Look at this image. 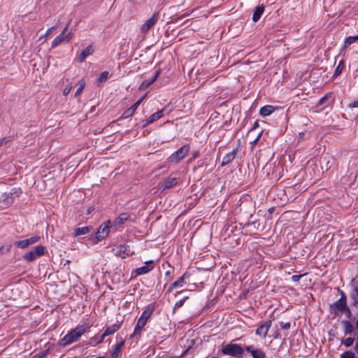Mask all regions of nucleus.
Here are the masks:
<instances>
[{
	"label": "nucleus",
	"instance_id": "nucleus-1",
	"mask_svg": "<svg viewBox=\"0 0 358 358\" xmlns=\"http://www.w3.org/2000/svg\"><path fill=\"white\" fill-rule=\"evenodd\" d=\"M244 352H246L252 358H266V352L263 349L257 348L254 345H244L241 346L235 343H228L223 345L221 348V352L227 356L236 358H241Z\"/></svg>",
	"mask_w": 358,
	"mask_h": 358
},
{
	"label": "nucleus",
	"instance_id": "nucleus-2",
	"mask_svg": "<svg viewBox=\"0 0 358 358\" xmlns=\"http://www.w3.org/2000/svg\"><path fill=\"white\" fill-rule=\"evenodd\" d=\"M92 324L90 322H85L83 324L78 325L75 329L71 330L59 341V345L65 347L73 342L77 341L79 338L85 333L89 331Z\"/></svg>",
	"mask_w": 358,
	"mask_h": 358
},
{
	"label": "nucleus",
	"instance_id": "nucleus-3",
	"mask_svg": "<svg viewBox=\"0 0 358 358\" xmlns=\"http://www.w3.org/2000/svg\"><path fill=\"white\" fill-rule=\"evenodd\" d=\"M189 150V145H185L173 153L169 158V163L177 164L185 158Z\"/></svg>",
	"mask_w": 358,
	"mask_h": 358
},
{
	"label": "nucleus",
	"instance_id": "nucleus-4",
	"mask_svg": "<svg viewBox=\"0 0 358 358\" xmlns=\"http://www.w3.org/2000/svg\"><path fill=\"white\" fill-rule=\"evenodd\" d=\"M110 224H111V223H110V220H108V221L104 222L103 224H101L99 227L94 237L92 238L93 242L97 243L98 241H100L104 239L109 234Z\"/></svg>",
	"mask_w": 358,
	"mask_h": 358
},
{
	"label": "nucleus",
	"instance_id": "nucleus-5",
	"mask_svg": "<svg viewBox=\"0 0 358 358\" xmlns=\"http://www.w3.org/2000/svg\"><path fill=\"white\" fill-rule=\"evenodd\" d=\"M45 252V248L42 245L35 247L30 252L24 255L23 258L27 262H33L38 257L43 255Z\"/></svg>",
	"mask_w": 358,
	"mask_h": 358
},
{
	"label": "nucleus",
	"instance_id": "nucleus-6",
	"mask_svg": "<svg viewBox=\"0 0 358 358\" xmlns=\"http://www.w3.org/2000/svg\"><path fill=\"white\" fill-rule=\"evenodd\" d=\"M180 179L177 177H173L172 175L165 178L162 182L159 184V189L162 192L166 189H171L175 187L178 182Z\"/></svg>",
	"mask_w": 358,
	"mask_h": 358
},
{
	"label": "nucleus",
	"instance_id": "nucleus-7",
	"mask_svg": "<svg viewBox=\"0 0 358 358\" xmlns=\"http://www.w3.org/2000/svg\"><path fill=\"white\" fill-rule=\"evenodd\" d=\"M73 37L72 32H69L66 34H64V33H61L59 36H57L52 41L51 47L52 48H56L59 45L62 43H67L70 41V40Z\"/></svg>",
	"mask_w": 358,
	"mask_h": 358
},
{
	"label": "nucleus",
	"instance_id": "nucleus-8",
	"mask_svg": "<svg viewBox=\"0 0 358 358\" xmlns=\"http://www.w3.org/2000/svg\"><path fill=\"white\" fill-rule=\"evenodd\" d=\"M113 252L115 256L122 259H124L126 257H128L133 253L131 252L130 246L129 245H121L117 248L113 249Z\"/></svg>",
	"mask_w": 358,
	"mask_h": 358
},
{
	"label": "nucleus",
	"instance_id": "nucleus-9",
	"mask_svg": "<svg viewBox=\"0 0 358 358\" xmlns=\"http://www.w3.org/2000/svg\"><path fill=\"white\" fill-rule=\"evenodd\" d=\"M155 267V263L153 260H149L145 262V265L141 266L139 268H136L133 273L136 274V275H141L143 274H146L151 271Z\"/></svg>",
	"mask_w": 358,
	"mask_h": 358
},
{
	"label": "nucleus",
	"instance_id": "nucleus-10",
	"mask_svg": "<svg viewBox=\"0 0 358 358\" xmlns=\"http://www.w3.org/2000/svg\"><path fill=\"white\" fill-rule=\"evenodd\" d=\"M159 20V13H155L141 27V30L143 33L148 32Z\"/></svg>",
	"mask_w": 358,
	"mask_h": 358
},
{
	"label": "nucleus",
	"instance_id": "nucleus-11",
	"mask_svg": "<svg viewBox=\"0 0 358 358\" xmlns=\"http://www.w3.org/2000/svg\"><path fill=\"white\" fill-rule=\"evenodd\" d=\"M271 321L268 320L260 324L255 331V334L265 338L268 334V331L271 327Z\"/></svg>",
	"mask_w": 358,
	"mask_h": 358
},
{
	"label": "nucleus",
	"instance_id": "nucleus-12",
	"mask_svg": "<svg viewBox=\"0 0 358 358\" xmlns=\"http://www.w3.org/2000/svg\"><path fill=\"white\" fill-rule=\"evenodd\" d=\"M14 202V197L12 193L3 194L0 199V208H6L10 206Z\"/></svg>",
	"mask_w": 358,
	"mask_h": 358
},
{
	"label": "nucleus",
	"instance_id": "nucleus-13",
	"mask_svg": "<svg viewBox=\"0 0 358 358\" xmlns=\"http://www.w3.org/2000/svg\"><path fill=\"white\" fill-rule=\"evenodd\" d=\"M189 275L190 274L189 273L185 272L181 277H180L177 280L173 282L170 285L167 290V292H171L175 288L182 287L185 280L188 278Z\"/></svg>",
	"mask_w": 358,
	"mask_h": 358
},
{
	"label": "nucleus",
	"instance_id": "nucleus-14",
	"mask_svg": "<svg viewBox=\"0 0 358 358\" xmlns=\"http://www.w3.org/2000/svg\"><path fill=\"white\" fill-rule=\"evenodd\" d=\"M131 214L127 213H121L116 220L113 222V224L115 227H119L124 224L127 221L131 220Z\"/></svg>",
	"mask_w": 358,
	"mask_h": 358
},
{
	"label": "nucleus",
	"instance_id": "nucleus-15",
	"mask_svg": "<svg viewBox=\"0 0 358 358\" xmlns=\"http://www.w3.org/2000/svg\"><path fill=\"white\" fill-rule=\"evenodd\" d=\"M94 52V48L92 45H88L85 49H84L78 56L77 61L79 63H82L85 61L87 57L92 55Z\"/></svg>",
	"mask_w": 358,
	"mask_h": 358
},
{
	"label": "nucleus",
	"instance_id": "nucleus-16",
	"mask_svg": "<svg viewBox=\"0 0 358 358\" xmlns=\"http://www.w3.org/2000/svg\"><path fill=\"white\" fill-rule=\"evenodd\" d=\"M161 73V70H157L153 77L150 80H145L141 83L139 86V90L143 91L146 90L150 85H151L158 78Z\"/></svg>",
	"mask_w": 358,
	"mask_h": 358
},
{
	"label": "nucleus",
	"instance_id": "nucleus-17",
	"mask_svg": "<svg viewBox=\"0 0 358 358\" xmlns=\"http://www.w3.org/2000/svg\"><path fill=\"white\" fill-rule=\"evenodd\" d=\"M236 150L234 149L233 151L227 153V155H225L224 156V157L222 158V162L221 166H224L229 165L236 158Z\"/></svg>",
	"mask_w": 358,
	"mask_h": 358
},
{
	"label": "nucleus",
	"instance_id": "nucleus-18",
	"mask_svg": "<svg viewBox=\"0 0 358 358\" xmlns=\"http://www.w3.org/2000/svg\"><path fill=\"white\" fill-rule=\"evenodd\" d=\"M264 11V5H259L255 8L253 15H252V21L256 22H257L262 15L263 14Z\"/></svg>",
	"mask_w": 358,
	"mask_h": 358
},
{
	"label": "nucleus",
	"instance_id": "nucleus-19",
	"mask_svg": "<svg viewBox=\"0 0 358 358\" xmlns=\"http://www.w3.org/2000/svg\"><path fill=\"white\" fill-rule=\"evenodd\" d=\"M347 307V301H345L343 298L340 299L338 301H336L334 305L332 306V308H334V311H343L346 309Z\"/></svg>",
	"mask_w": 358,
	"mask_h": 358
},
{
	"label": "nucleus",
	"instance_id": "nucleus-20",
	"mask_svg": "<svg viewBox=\"0 0 358 358\" xmlns=\"http://www.w3.org/2000/svg\"><path fill=\"white\" fill-rule=\"evenodd\" d=\"M147 322H145L143 320V319H138L137 324L135 327L134 331L133 334L130 336V338H133L136 335H138L141 333V330L144 327V326L146 324Z\"/></svg>",
	"mask_w": 358,
	"mask_h": 358
},
{
	"label": "nucleus",
	"instance_id": "nucleus-21",
	"mask_svg": "<svg viewBox=\"0 0 358 358\" xmlns=\"http://www.w3.org/2000/svg\"><path fill=\"white\" fill-rule=\"evenodd\" d=\"M275 110L273 106L266 105L261 108L259 110V115L262 117H266L272 114Z\"/></svg>",
	"mask_w": 358,
	"mask_h": 358
},
{
	"label": "nucleus",
	"instance_id": "nucleus-22",
	"mask_svg": "<svg viewBox=\"0 0 358 358\" xmlns=\"http://www.w3.org/2000/svg\"><path fill=\"white\" fill-rule=\"evenodd\" d=\"M154 311V307L152 306H147L142 313L139 319H143V321L147 322Z\"/></svg>",
	"mask_w": 358,
	"mask_h": 358
},
{
	"label": "nucleus",
	"instance_id": "nucleus-23",
	"mask_svg": "<svg viewBox=\"0 0 358 358\" xmlns=\"http://www.w3.org/2000/svg\"><path fill=\"white\" fill-rule=\"evenodd\" d=\"M92 229V227L90 226L76 228L74 229L73 235L75 236L85 235V234H88Z\"/></svg>",
	"mask_w": 358,
	"mask_h": 358
},
{
	"label": "nucleus",
	"instance_id": "nucleus-24",
	"mask_svg": "<svg viewBox=\"0 0 358 358\" xmlns=\"http://www.w3.org/2000/svg\"><path fill=\"white\" fill-rule=\"evenodd\" d=\"M124 344V341H121L120 343L116 344L113 350L112 351V352L110 354V358H117Z\"/></svg>",
	"mask_w": 358,
	"mask_h": 358
},
{
	"label": "nucleus",
	"instance_id": "nucleus-25",
	"mask_svg": "<svg viewBox=\"0 0 358 358\" xmlns=\"http://www.w3.org/2000/svg\"><path fill=\"white\" fill-rule=\"evenodd\" d=\"M164 108L162 109L161 110H158L157 112L152 114L148 119V122L150 124L153 123L154 122L157 121L159 118H161L164 115Z\"/></svg>",
	"mask_w": 358,
	"mask_h": 358
},
{
	"label": "nucleus",
	"instance_id": "nucleus-26",
	"mask_svg": "<svg viewBox=\"0 0 358 358\" xmlns=\"http://www.w3.org/2000/svg\"><path fill=\"white\" fill-rule=\"evenodd\" d=\"M120 324H114L112 326L107 327L103 334V336H107L114 334L120 329Z\"/></svg>",
	"mask_w": 358,
	"mask_h": 358
},
{
	"label": "nucleus",
	"instance_id": "nucleus-27",
	"mask_svg": "<svg viewBox=\"0 0 358 358\" xmlns=\"http://www.w3.org/2000/svg\"><path fill=\"white\" fill-rule=\"evenodd\" d=\"M14 245L17 248H22V249L26 248L30 245L28 238L22 240V241H15L14 243Z\"/></svg>",
	"mask_w": 358,
	"mask_h": 358
},
{
	"label": "nucleus",
	"instance_id": "nucleus-28",
	"mask_svg": "<svg viewBox=\"0 0 358 358\" xmlns=\"http://www.w3.org/2000/svg\"><path fill=\"white\" fill-rule=\"evenodd\" d=\"M344 66H345L344 62L343 60L340 61L334 71V76H333L334 78L338 77L341 73V72L344 68Z\"/></svg>",
	"mask_w": 358,
	"mask_h": 358
},
{
	"label": "nucleus",
	"instance_id": "nucleus-29",
	"mask_svg": "<svg viewBox=\"0 0 358 358\" xmlns=\"http://www.w3.org/2000/svg\"><path fill=\"white\" fill-rule=\"evenodd\" d=\"M358 40V34L355 36H348L345 40V48H348L351 44L354 43Z\"/></svg>",
	"mask_w": 358,
	"mask_h": 358
},
{
	"label": "nucleus",
	"instance_id": "nucleus-30",
	"mask_svg": "<svg viewBox=\"0 0 358 358\" xmlns=\"http://www.w3.org/2000/svg\"><path fill=\"white\" fill-rule=\"evenodd\" d=\"M344 325L345 334H351L354 329L352 324L349 321H345Z\"/></svg>",
	"mask_w": 358,
	"mask_h": 358
},
{
	"label": "nucleus",
	"instance_id": "nucleus-31",
	"mask_svg": "<svg viewBox=\"0 0 358 358\" xmlns=\"http://www.w3.org/2000/svg\"><path fill=\"white\" fill-rule=\"evenodd\" d=\"M134 113L135 112L134 110H132L131 109V108H129L123 112V113L121 116V118L126 119V118L130 117L134 115Z\"/></svg>",
	"mask_w": 358,
	"mask_h": 358
},
{
	"label": "nucleus",
	"instance_id": "nucleus-32",
	"mask_svg": "<svg viewBox=\"0 0 358 358\" xmlns=\"http://www.w3.org/2000/svg\"><path fill=\"white\" fill-rule=\"evenodd\" d=\"M108 77V71H103L100 73L99 78L97 79V83H102L107 80Z\"/></svg>",
	"mask_w": 358,
	"mask_h": 358
},
{
	"label": "nucleus",
	"instance_id": "nucleus-33",
	"mask_svg": "<svg viewBox=\"0 0 358 358\" xmlns=\"http://www.w3.org/2000/svg\"><path fill=\"white\" fill-rule=\"evenodd\" d=\"M146 96V94H144L143 96H142L136 102H135L130 108L132 110H134V112L136 111V110L138 108V107L139 106V105L142 103V101L144 100V99L145 98Z\"/></svg>",
	"mask_w": 358,
	"mask_h": 358
},
{
	"label": "nucleus",
	"instance_id": "nucleus-34",
	"mask_svg": "<svg viewBox=\"0 0 358 358\" xmlns=\"http://www.w3.org/2000/svg\"><path fill=\"white\" fill-rule=\"evenodd\" d=\"M12 245H2L0 247V256L10 252Z\"/></svg>",
	"mask_w": 358,
	"mask_h": 358
},
{
	"label": "nucleus",
	"instance_id": "nucleus-35",
	"mask_svg": "<svg viewBox=\"0 0 358 358\" xmlns=\"http://www.w3.org/2000/svg\"><path fill=\"white\" fill-rule=\"evenodd\" d=\"M341 358H355V353L351 350H348L341 355Z\"/></svg>",
	"mask_w": 358,
	"mask_h": 358
},
{
	"label": "nucleus",
	"instance_id": "nucleus-36",
	"mask_svg": "<svg viewBox=\"0 0 358 358\" xmlns=\"http://www.w3.org/2000/svg\"><path fill=\"white\" fill-rule=\"evenodd\" d=\"M150 123L148 122V119L146 120H141L138 122L136 123V126L141 128H144L147 125H148Z\"/></svg>",
	"mask_w": 358,
	"mask_h": 358
},
{
	"label": "nucleus",
	"instance_id": "nucleus-37",
	"mask_svg": "<svg viewBox=\"0 0 358 358\" xmlns=\"http://www.w3.org/2000/svg\"><path fill=\"white\" fill-rule=\"evenodd\" d=\"M354 343V338H345V340H343V343L346 346V347H350L351 345H352Z\"/></svg>",
	"mask_w": 358,
	"mask_h": 358
},
{
	"label": "nucleus",
	"instance_id": "nucleus-38",
	"mask_svg": "<svg viewBox=\"0 0 358 358\" xmlns=\"http://www.w3.org/2000/svg\"><path fill=\"white\" fill-rule=\"evenodd\" d=\"M329 96H331V93L326 94L322 98L320 99L317 105H323L327 101Z\"/></svg>",
	"mask_w": 358,
	"mask_h": 358
},
{
	"label": "nucleus",
	"instance_id": "nucleus-39",
	"mask_svg": "<svg viewBox=\"0 0 358 358\" xmlns=\"http://www.w3.org/2000/svg\"><path fill=\"white\" fill-rule=\"evenodd\" d=\"M40 239L38 236H34L29 238H28L30 245L38 242Z\"/></svg>",
	"mask_w": 358,
	"mask_h": 358
},
{
	"label": "nucleus",
	"instance_id": "nucleus-40",
	"mask_svg": "<svg viewBox=\"0 0 358 358\" xmlns=\"http://www.w3.org/2000/svg\"><path fill=\"white\" fill-rule=\"evenodd\" d=\"M40 239L38 236H34L29 238H28L30 245L38 242Z\"/></svg>",
	"mask_w": 358,
	"mask_h": 358
},
{
	"label": "nucleus",
	"instance_id": "nucleus-41",
	"mask_svg": "<svg viewBox=\"0 0 358 358\" xmlns=\"http://www.w3.org/2000/svg\"><path fill=\"white\" fill-rule=\"evenodd\" d=\"M280 325L281 328L283 329H289L291 327V324L289 322H280Z\"/></svg>",
	"mask_w": 358,
	"mask_h": 358
},
{
	"label": "nucleus",
	"instance_id": "nucleus-42",
	"mask_svg": "<svg viewBox=\"0 0 358 358\" xmlns=\"http://www.w3.org/2000/svg\"><path fill=\"white\" fill-rule=\"evenodd\" d=\"M305 275H306V273H304L303 275H294L292 276V281H294L295 282H299V280L301 278V277H303Z\"/></svg>",
	"mask_w": 358,
	"mask_h": 358
},
{
	"label": "nucleus",
	"instance_id": "nucleus-43",
	"mask_svg": "<svg viewBox=\"0 0 358 358\" xmlns=\"http://www.w3.org/2000/svg\"><path fill=\"white\" fill-rule=\"evenodd\" d=\"M57 27V25L56 24V25H55V26H53V27H50V28L48 29V30H47V31H46V32L45 33V34H44L43 37H46V36H49V35L52 33V31L54 29H55Z\"/></svg>",
	"mask_w": 358,
	"mask_h": 358
},
{
	"label": "nucleus",
	"instance_id": "nucleus-44",
	"mask_svg": "<svg viewBox=\"0 0 358 358\" xmlns=\"http://www.w3.org/2000/svg\"><path fill=\"white\" fill-rule=\"evenodd\" d=\"M71 89H72V86L71 85H66V87L64 90L63 94L64 96L68 95L69 94L70 91L71 90Z\"/></svg>",
	"mask_w": 358,
	"mask_h": 358
},
{
	"label": "nucleus",
	"instance_id": "nucleus-45",
	"mask_svg": "<svg viewBox=\"0 0 358 358\" xmlns=\"http://www.w3.org/2000/svg\"><path fill=\"white\" fill-rule=\"evenodd\" d=\"M262 131H261L258 134V136L256 137V138L252 142H251V145H252V147L255 146L257 143V142L259 141V138H260V137L262 136Z\"/></svg>",
	"mask_w": 358,
	"mask_h": 358
},
{
	"label": "nucleus",
	"instance_id": "nucleus-46",
	"mask_svg": "<svg viewBox=\"0 0 358 358\" xmlns=\"http://www.w3.org/2000/svg\"><path fill=\"white\" fill-rule=\"evenodd\" d=\"M353 297L355 299L357 297H358V287H355L354 289V292H353ZM354 305L355 306H358V301H355L354 303Z\"/></svg>",
	"mask_w": 358,
	"mask_h": 358
},
{
	"label": "nucleus",
	"instance_id": "nucleus-47",
	"mask_svg": "<svg viewBox=\"0 0 358 358\" xmlns=\"http://www.w3.org/2000/svg\"><path fill=\"white\" fill-rule=\"evenodd\" d=\"M349 108H358V100L353 101L352 103H350L348 105Z\"/></svg>",
	"mask_w": 358,
	"mask_h": 358
},
{
	"label": "nucleus",
	"instance_id": "nucleus-48",
	"mask_svg": "<svg viewBox=\"0 0 358 358\" xmlns=\"http://www.w3.org/2000/svg\"><path fill=\"white\" fill-rule=\"evenodd\" d=\"M185 301V299H181V300L178 301H177L176 303V305H175L176 307H178V308L181 307L183 305Z\"/></svg>",
	"mask_w": 358,
	"mask_h": 358
},
{
	"label": "nucleus",
	"instance_id": "nucleus-49",
	"mask_svg": "<svg viewBox=\"0 0 358 358\" xmlns=\"http://www.w3.org/2000/svg\"><path fill=\"white\" fill-rule=\"evenodd\" d=\"M83 90H82V88L79 87L76 92L75 97L79 96L82 93Z\"/></svg>",
	"mask_w": 358,
	"mask_h": 358
},
{
	"label": "nucleus",
	"instance_id": "nucleus-50",
	"mask_svg": "<svg viewBox=\"0 0 358 358\" xmlns=\"http://www.w3.org/2000/svg\"><path fill=\"white\" fill-rule=\"evenodd\" d=\"M338 291L341 293V298L340 299H343V298L344 301H347V299H346V296H345V293L342 290H341V289H338Z\"/></svg>",
	"mask_w": 358,
	"mask_h": 358
},
{
	"label": "nucleus",
	"instance_id": "nucleus-51",
	"mask_svg": "<svg viewBox=\"0 0 358 358\" xmlns=\"http://www.w3.org/2000/svg\"><path fill=\"white\" fill-rule=\"evenodd\" d=\"M69 24H70V21L66 24V25L65 26V27L64 28L63 31L62 33H64V34H66V31H68V29H69Z\"/></svg>",
	"mask_w": 358,
	"mask_h": 358
},
{
	"label": "nucleus",
	"instance_id": "nucleus-52",
	"mask_svg": "<svg viewBox=\"0 0 358 358\" xmlns=\"http://www.w3.org/2000/svg\"><path fill=\"white\" fill-rule=\"evenodd\" d=\"M258 127H259V122H258L257 120H256V121L254 122L253 127L251 128L250 131H252V130H254V129H257Z\"/></svg>",
	"mask_w": 358,
	"mask_h": 358
},
{
	"label": "nucleus",
	"instance_id": "nucleus-53",
	"mask_svg": "<svg viewBox=\"0 0 358 358\" xmlns=\"http://www.w3.org/2000/svg\"><path fill=\"white\" fill-rule=\"evenodd\" d=\"M105 337H106V336H103V334H102V335H101V338H99V340H98V341H96L95 342V343H96V344H99V343H102Z\"/></svg>",
	"mask_w": 358,
	"mask_h": 358
},
{
	"label": "nucleus",
	"instance_id": "nucleus-54",
	"mask_svg": "<svg viewBox=\"0 0 358 358\" xmlns=\"http://www.w3.org/2000/svg\"><path fill=\"white\" fill-rule=\"evenodd\" d=\"M345 313H346V315H347V317H349V316H350V309H349L348 307H346V309H345Z\"/></svg>",
	"mask_w": 358,
	"mask_h": 358
},
{
	"label": "nucleus",
	"instance_id": "nucleus-55",
	"mask_svg": "<svg viewBox=\"0 0 358 358\" xmlns=\"http://www.w3.org/2000/svg\"><path fill=\"white\" fill-rule=\"evenodd\" d=\"M171 275V271H167L166 273H165V275L166 276H169Z\"/></svg>",
	"mask_w": 358,
	"mask_h": 358
},
{
	"label": "nucleus",
	"instance_id": "nucleus-56",
	"mask_svg": "<svg viewBox=\"0 0 358 358\" xmlns=\"http://www.w3.org/2000/svg\"><path fill=\"white\" fill-rule=\"evenodd\" d=\"M79 87H81V88H82V90H83V89H84V87H85V83H81V84L80 85V86H79Z\"/></svg>",
	"mask_w": 358,
	"mask_h": 358
},
{
	"label": "nucleus",
	"instance_id": "nucleus-57",
	"mask_svg": "<svg viewBox=\"0 0 358 358\" xmlns=\"http://www.w3.org/2000/svg\"><path fill=\"white\" fill-rule=\"evenodd\" d=\"M198 156H199V152H195V153H194V155H193V157H194V158H196V157H197Z\"/></svg>",
	"mask_w": 358,
	"mask_h": 358
},
{
	"label": "nucleus",
	"instance_id": "nucleus-58",
	"mask_svg": "<svg viewBox=\"0 0 358 358\" xmlns=\"http://www.w3.org/2000/svg\"><path fill=\"white\" fill-rule=\"evenodd\" d=\"M93 210H94V208H88V210H87V214H90V213Z\"/></svg>",
	"mask_w": 358,
	"mask_h": 358
},
{
	"label": "nucleus",
	"instance_id": "nucleus-59",
	"mask_svg": "<svg viewBox=\"0 0 358 358\" xmlns=\"http://www.w3.org/2000/svg\"><path fill=\"white\" fill-rule=\"evenodd\" d=\"M256 224V222H252L251 223H250V222H248V225H249V224Z\"/></svg>",
	"mask_w": 358,
	"mask_h": 358
},
{
	"label": "nucleus",
	"instance_id": "nucleus-60",
	"mask_svg": "<svg viewBox=\"0 0 358 358\" xmlns=\"http://www.w3.org/2000/svg\"><path fill=\"white\" fill-rule=\"evenodd\" d=\"M2 144H3L2 141H0V146L2 145Z\"/></svg>",
	"mask_w": 358,
	"mask_h": 358
},
{
	"label": "nucleus",
	"instance_id": "nucleus-61",
	"mask_svg": "<svg viewBox=\"0 0 358 358\" xmlns=\"http://www.w3.org/2000/svg\"><path fill=\"white\" fill-rule=\"evenodd\" d=\"M203 163H204V162H202L200 166H203Z\"/></svg>",
	"mask_w": 358,
	"mask_h": 358
},
{
	"label": "nucleus",
	"instance_id": "nucleus-62",
	"mask_svg": "<svg viewBox=\"0 0 358 358\" xmlns=\"http://www.w3.org/2000/svg\"><path fill=\"white\" fill-rule=\"evenodd\" d=\"M96 358H104L103 357H98Z\"/></svg>",
	"mask_w": 358,
	"mask_h": 358
},
{
	"label": "nucleus",
	"instance_id": "nucleus-63",
	"mask_svg": "<svg viewBox=\"0 0 358 358\" xmlns=\"http://www.w3.org/2000/svg\"><path fill=\"white\" fill-rule=\"evenodd\" d=\"M356 358H358V357H356Z\"/></svg>",
	"mask_w": 358,
	"mask_h": 358
},
{
	"label": "nucleus",
	"instance_id": "nucleus-64",
	"mask_svg": "<svg viewBox=\"0 0 358 358\" xmlns=\"http://www.w3.org/2000/svg\"><path fill=\"white\" fill-rule=\"evenodd\" d=\"M357 277H358V275H357Z\"/></svg>",
	"mask_w": 358,
	"mask_h": 358
}]
</instances>
